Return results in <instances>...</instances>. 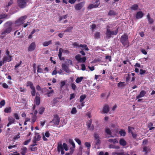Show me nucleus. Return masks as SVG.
Instances as JSON below:
<instances>
[{
  "label": "nucleus",
  "instance_id": "obj_1",
  "mask_svg": "<svg viewBox=\"0 0 155 155\" xmlns=\"http://www.w3.org/2000/svg\"><path fill=\"white\" fill-rule=\"evenodd\" d=\"M120 41L124 47H128L129 45V42L128 40V35L127 34H124L121 36Z\"/></svg>",
  "mask_w": 155,
  "mask_h": 155
},
{
  "label": "nucleus",
  "instance_id": "obj_2",
  "mask_svg": "<svg viewBox=\"0 0 155 155\" xmlns=\"http://www.w3.org/2000/svg\"><path fill=\"white\" fill-rule=\"evenodd\" d=\"M29 0H17V2L19 7L21 8H24L26 6V4Z\"/></svg>",
  "mask_w": 155,
  "mask_h": 155
},
{
  "label": "nucleus",
  "instance_id": "obj_3",
  "mask_svg": "<svg viewBox=\"0 0 155 155\" xmlns=\"http://www.w3.org/2000/svg\"><path fill=\"white\" fill-rule=\"evenodd\" d=\"M27 17L26 15L22 16L17 20L15 22V24L17 26H19L23 24L25 22V20Z\"/></svg>",
  "mask_w": 155,
  "mask_h": 155
},
{
  "label": "nucleus",
  "instance_id": "obj_4",
  "mask_svg": "<svg viewBox=\"0 0 155 155\" xmlns=\"http://www.w3.org/2000/svg\"><path fill=\"white\" fill-rule=\"evenodd\" d=\"M75 58L79 63H84L86 60V58L85 57L81 58V55L79 54L76 55Z\"/></svg>",
  "mask_w": 155,
  "mask_h": 155
},
{
  "label": "nucleus",
  "instance_id": "obj_5",
  "mask_svg": "<svg viewBox=\"0 0 155 155\" xmlns=\"http://www.w3.org/2000/svg\"><path fill=\"white\" fill-rule=\"evenodd\" d=\"M60 120V118L58 115L56 114L54 116V118L51 122L53 123L55 125L58 126L59 124Z\"/></svg>",
  "mask_w": 155,
  "mask_h": 155
},
{
  "label": "nucleus",
  "instance_id": "obj_6",
  "mask_svg": "<svg viewBox=\"0 0 155 155\" xmlns=\"http://www.w3.org/2000/svg\"><path fill=\"white\" fill-rule=\"evenodd\" d=\"M12 28L9 27L5 29L1 33V38L3 39L7 34L9 33L11 31Z\"/></svg>",
  "mask_w": 155,
  "mask_h": 155
},
{
  "label": "nucleus",
  "instance_id": "obj_7",
  "mask_svg": "<svg viewBox=\"0 0 155 155\" xmlns=\"http://www.w3.org/2000/svg\"><path fill=\"white\" fill-rule=\"evenodd\" d=\"M100 4V1H97L95 2L93 4L89 5L87 8L88 9H90L94 8H96Z\"/></svg>",
  "mask_w": 155,
  "mask_h": 155
},
{
  "label": "nucleus",
  "instance_id": "obj_8",
  "mask_svg": "<svg viewBox=\"0 0 155 155\" xmlns=\"http://www.w3.org/2000/svg\"><path fill=\"white\" fill-rule=\"evenodd\" d=\"M36 48V44L35 42H33L31 43L28 47V50L29 51H34Z\"/></svg>",
  "mask_w": 155,
  "mask_h": 155
},
{
  "label": "nucleus",
  "instance_id": "obj_9",
  "mask_svg": "<svg viewBox=\"0 0 155 155\" xmlns=\"http://www.w3.org/2000/svg\"><path fill=\"white\" fill-rule=\"evenodd\" d=\"M35 102L37 105L38 106L40 103V95L38 92L36 93Z\"/></svg>",
  "mask_w": 155,
  "mask_h": 155
},
{
  "label": "nucleus",
  "instance_id": "obj_10",
  "mask_svg": "<svg viewBox=\"0 0 155 155\" xmlns=\"http://www.w3.org/2000/svg\"><path fill=\"white\" fill-rule=\"evenodd\" d=\"M84 2H81L77 4L75 6V9L77 10H81L84 6Z\"/></svg>",
  "mask_w": 155,
  "mask_h": 155
},
{
  "label": "nucleus",
  "instance_id": "obj_11",
  "mask_svg": "<svg viewBox=\"0 0 155 155\" xmlns=\"http://www.w3.org/2000/svg\"><path fill=\"white\" fill-rule=\"evenodd\" d=\"M8 120L9 122L8 124L7 125V126L8 127H9L10 125L13 124H14L15 121V119L12 117H8Z\"/></svg>",
  "mask_w": 155,
  "mask_h": 155
},
{
  "label": "nucleus",
  "instance_id": "obj_12",
  "mask_svg": "<svg viewBox=\"0 0 155 155\" xmlns=\"http://www.w3.org/2000/svg\"><path fill=\"white\" fill-rule=\"evenodd\" d=\"M109 28V26H107L106 28V31L105 33V35L106 37L107 38L109 39L111 37V31L110 29L108 28Z\"/></svg>",
  "mask_w": 155,
  "mask_h": 155
},
{
  "label": "nucleus",
  "instance_id": "obj_13",
  "mask_svg": "<svg viewBox=\"0 0 155 155\" xmlns=\"http://www.w3.org/2000/svg\"><path fill=\"white\" fill-rule=\"evenodd\" d=\"M62 69L66 73H69L70 72V70L69 67L64 64H62L61 65Z\"/></svg>",
  "mask_w": 155,
  "mask_h": 155
},
{
  "label": "nucleus",
  "instance_id": "obj_14",
  "mask_svg": "<svg viewBox=\"0 0 155 155\" xmlns=\"http://www.w3.org/2000/svg\"><path fill=\"white\" fill-rule=\"evenodd\" d=\"M68 17V15H63L62 16H60L59 18V21H61V22L63 23H65L68 22V21L67 20H65L63 21H62L63 19H66Z\"/></svg>",
  "mask_w": 155,
  "mask_h": 155
},
{
  "label": "nucleus",
  "instance_id": "obj_15",
  "mask_svg": "<svg viewBox=\"0 0 155 155\" xmlns=\"http://www.w3.org/2000/svg\"><path fill=\"white\" fill-rule=\"evenodd\" d=\"M146 93V92L145 91L142 90L140 92L139 94L137 96V99H138L140 98L144 97Z\"/></svg>",
  "mask_w": 155,
  "mask_h": 155
},
{
  "label": "nucleus",
  "instance_id": "obj_16",
  "mask_svg": "<svg viewBox=\"0 0 155 155\" xmlns=\"http://www.w3.org/2000/svg\"><path fill=\"white\" fill-rule=\"evenodd\" d=\"M63 51L64 50L63 49L61 48H60L59 50L58 54V55L59 59L61 60H64V57H61L62 52H63Z\"/></svg>",
  "mask_w": 155,
  "mask_h": 155
},
{
  "label": "nucleus",
  "instance_id": "obj_17",
  "mask_svg": "<svg viewBox=\"0 0 155 155\" xmlns=\"http://www.w3.org/2000/svg\"><path fill=\"white\" fill-rule=\"evenodd\" d=\"M109 111V106L106 104L104 105L103 108V112L104 113H107Z\"/></svg>",
  "mask_w": 155,
  "mask_h": 155
},
{
  "label": "nucleus",
  "instance_id": "obj_18",
  "mask_svg": "<svg viewBox=\"0 0 155 155\" xmlns=\"http://www.w3.org/2000/svg\"><path fill=\"white\" fill-rule=\"evenodd\" d=\"M144 15L143 13L141 11H139L137 12L136 18L137 19H139L142 18Z\"/></svg>",
  "mask_w": 155,
  "mask_h": 155
},
{
  "label": "nucleus",
  "instance_id": "obj_19",
  "mask_svg": "<svg viewBox=\"0 0 155 155\" xmlns=\"http://www.w3.org/2000/svg\"><path fill=\"white\" fill-rule=\"evenodd\" d=\"M11 56H5L3 58V61L4 62L5 61L9 62L12 60Z\"/></svg>",
  "mask_w": 155,
  "mask_h": 155
},
{
  "label": "nucleus",
  "instance_id": "obj_20",
  "mask_svg": "<svg viewBox=\"0 0 155 155\" xmlns=\"http://www.w3.org/2000/svg\"><path fill=\"white\" fill-rule=\"evenodd\" d=\"M63 149V147L61 143H58L57 146V150L58 152H60L61 150Z\"/></svg>",
  "mask_w": 155,
  "mask_h": 155
},
{
  "label": "nucleus",
  "instance_id": "obj_21",
  "mask_svg": "<svg viewBox=\"0 0 155 155\" xmlns=\"http://www.w3.org/2000/svg\"><path fill=\"white\" fill-rule=\"evenodd\" d=\"M27 149L26 147H23L21 149V154L22 155H25L27 152Z\"/></svg>",
  "mask_w": 155,
  "mask_h": 155
},
{
  "label": "nucleus",
  "instance_id": "obj_22",
  "mask_svg": "<svg viewBox=\"0 0 155 155\" xmlns=\"http://www.w3.org/2000/svg\"><path fill=\"white\" fill-rule=\"evenodd\" d=\"M37 145L36 144H34L30 145L31 150L32 151H34L37 150V147H36Z\"/></svg>",
  "mask_w": 155,
  "mask_h": 155
},
{
  "label": "nucleus",
  "instance_id": "obj_23",
  "mask_svg": "<svg viewBox=\"0 0 155 155\" xmlns=\"http://www.w3.org/2000/svg\"><path fill=\"white\" fill-rule=\"evenodd\" d=\"M105 132L107 134H109V135H110V137H113V136L112 135V132L109 128H106L105 129Z\"/></svg>",
  "mask_w": 155,
  "mask_h": 155
},
{
  "label": "nucleus",
  "instance_id": "obj_24",
  "mask_svg": "<svg viewBox=\"0 0 155 155\" xmlns=\"http://www.w3.org/2000/svg\"><path fill=\"white\" fill-rule=\"evenodd\" d=\"M132 10H137L138 9V5L137 4H134L132 5L130 7Z\"/></svg>",
  "mask_w": 155,
  "mask_h": 155
},
{
  "label": "nucleus",
  "instance_id": "obj_25",
  "mask_svg": "<svg viewBox=\"0 0 155 155\" xmlns=\"http://www.w3.org/2000/svg\"><path fill=\"white\" fill-rule=\"evenodd\" d=\"M52 44V41L49 40L47 41H45L43 44V45L44 47L48 46V45Z\"/></svg>",
  "mask_w": 155,
  "mask_h": 155
},
{
  "label": "nucleus",
  "instance_id": "obj_26",
  "mask_svg": "<svg viewBox=\"0 0 155 155\" xmlns=\"http://www.w3.org/2000/svg\"><path fill=\"white\" fill-rule=\"evenodd\" d=\"M119 143L120 145L123 146H125L127 144V143L125 140L123 139H120V140Z\"/></svg>",
  "mask_w": 155,
  "mask_h": 155
},
{
  "label": "nucleus",
  "instance_id": "obj_27",
  "mask_svg": "<svg viewBox=\"0 0 155 155\" xmlns=\"http://www.w3.org/2000/svg\"><path fill=\"white\" fill-rule=\"evenodd\" d=\"M100 33L98 31L95 32L94 35V38L95 39H98L100 38Z\"/></svg>",
  "mask_w": 155,
  "mask_h": 155
},
{
  "label": "nucleus",
  "instance_id": "obj_28",
  "mask_svg": "<svg viewBox=\"0 0 155 155\" xmlns=\"http://www.w3.org/2000/svg\"><path fill=\"white\" fill-rule=\"evenodd\" d=\"M84 78V77H78L76 80V82L77 83H79L82 81Z\"/></svg>",
  "mask_w": 155,
  "mask_h": 155
},
{
  "label": "nucleus",
  "instance_id": "obj_29",
  "mask_svg": "<svg viewBox=\"0 0 155 155\" xmlns=\"http://www.w3.org/2000/svg\"><path fill=\"white\" fill-rule=\"evenodd\" d=\"M26 86L27 87L29 86L31 89L34 87V86L33 85L32 83L30 81H28L27 82Z\"/></svg>",
  "mask_w": 155,
  "mask_h": 155
},
{
  "label": "nucleus",
  "instance_id": "obj_30",
  "mask_svg": "<svg viewBox=\"0 0 155 155\" xmlns=\"http://www.w3.org/2000/svg\"><path fill=\"white\" fill-rule=\"evenodd\" d=\"M54 93V91L53 90H52L51 91H48V92L47 93V96L48 97L51 96Z\"/></svg>",
  "mask_w": 155,
  "mask_h": 155
},
{
  "label": "nucleus",
  "instance_id": "obj_31",
  "mask_svg": "<svg viewBox=\"0 0 155 155\" xmlns=\"http://www.w3.org/2000/svg\"><path fill=\"white\" fill-rule=\"evenodd\" d=\"M87 96L86 94H82L81 96L80 97V102L83 101L84 100L86 97Z\"/></svg>",
  "mask_w": 155,
  "mask_h": 155
},
{
  "label": "nucleus",
  "instance_id": "obj_32",
  "mask_svg": "<svg viewBox=\"0 0 155 155\" xmlns=\"http://www.w3.org/2000/svg\"><path fill=\"white\" fill-rule=\"evenodd\" d=\"M45 110V108L44 107H41L38 110L39 113L40 114H42L44 111Z\"/></svg>",
  "mask_w": 155,
  "mask_h": 155
},
{
  "label": "nucleus",
  "instance_id": "obj_33",
  "mask_svg": "<svg viewBox=\"0 0 155 155\" xmlns=\"http://www.w3.org/2000/svg\"><path fill=\"white\" fill-rule=\"evenodd\" d=\"M119 134L120 135L122 136L123 137H124L126 135V132L124 130L121 129V130L119 132Z\"/></svg>",
  "mask_w": 155,
  "mask_h": 155
},
{
  "label": "nucleus",
  "instance_id": "obj_34",
  "mask_svg": "<svg viewBox=\"0 0 155 155\" xmlns=\"http://www.w3.org/2000/svg\"><path fill=\"white\" fill-rule=\"evenodd\" d=\"M108 15L110 16H114L116 15V13L114 11L110 10L109 12Z\"/></svg>",
  "mask_w": 155,
  "mask_h": 155
},
{
  "label": "nucleus",
  "instance_id": "obj_35",
  "mask_svg": "<svg viewBox=\"0 0 155 155\" xmlns=\"http://www.w3.org/2000/svg\"><path fill=\"white\" fill-rule=\"evenodd\" d=\"M134 129V127L129 126L128 127V131L129 133H133V130Z\"/></svg>",
  "mask_w": 155,
  "mask_h": 155
},
{
  "label": "nucleus",
  "instance_id": "obj_36",
  "mask_svg": "<svg viewBox=\"0 0 155 155\" xmlns=\"http://www.w3.org/2000/svg\"><path fill=\"white\" fill-rule=\"evenodd\" d=\"M4 112L5 113H10L11 112V107H6L5 108L4 110Z\"/></svg>",
  "mask_w": 155,
  "mask_h": 155
},
{
  "label": "nucleus",
  "instance_id": "obj_37",
  "mask_svg": "<svg viewBox=\"0 0 155 155\" xmlns=\"http://www.w3.org/2000/svg\"><path fill=\"white\" fill-rule=\"evenodd\" d=\"M124 82H120L117 84V86L119 87H121L125 86L126 84H124Z\"/></svg>",
  "mask_w": 155,
  "mask_h": 155
},
{
  "label": "nucleus",
  "instance_id": "obj_38",
  "mask_svg": "<svg viewBox=\"0 0 155 155\" xmlns=\"http://www.w3.org/2000/svg\"><path fill=\"white\" fill-rule=\"evenodd\" d=\"M32 91H31V94L33 96H35L36 94V91L35 87L31 89Z\"/></svg>",
  "mask_w": 155,
  "mask_h": 155
},
{
  "label": "nucleus",
  "instance_id": "obj_39",
  "mask_svg": "<svg viewBox=\"0 0 155 155\" xmlns=\"http://www.w3.org/2000/svg\"><path fill=\"white\" fill-rule=\"evenodd\" d=\"M77 112V110L76 108L75 107H73L71 111V113L72 114H75Z\"/></svg>",
  "mask_w": 155,
  "mask_h": 155
},
{
  "label": "nucleus",
  "instance_id": "obj_40",
  "mask_svg": "<svg viewBox=\"0 0 155 155\" xmlns=\"http://www.w3.org/2000/svg\"><path fill=\"white\" fill-rule=\"evenodd\" d=\"M8 17V15L6 14H0V19L6 18Z\"/></svg>",
  "mask_w": 155,
  "mask_h": 155
},
{
  "label": "nucleus",
  "instance_id": "obj_41",
  "mask_svg": "<svg viewBox=\"0 0 155 155\" xmlns=\"http://www.w3.org/2000/svg\"><path fill=\"white\" fill-rule=\"evenodd\" d=\"M118 28L114 31H111V35H116L118 33Z\"/></svg>",
  "mask_w": 155,
  "mask_h": 155
},
{
  "label": "nucleus",
  "instance_id": "obj_42",
  "mask_svg": "<svg viewBox=\"0 0 155 155\" xmlns=\"http://www.w3.org/2000/svg\"><path fill=\"white\" fill-rule=\"evenodd\" d=\"M41 66V65H38L37 71L38 73H43V70L40 67Z\"/></svg>",
  "mask_w": 155,
  "mask_h": 155
},
{
  "label": "nucleus",
  "instance_id": "obj_43",
  "mask_svg": "<svg viewBox=\"0 0 155 155\" xmlns=\"http://www.w3.org/2000/svg\"><path fill=\"white\" fill-rule=\"evenodd\" d=\"M92 120L91 119L88 120L86 123V125L87 126V127L88 126H90L92 124Z\"/></svg>",
  "mask_w": 155,
  "mask_h": 155
},
{
  "label": "nucleus",
  "instance_id": "obj_44",
  "mask_svg": "<svg viewBox=\"0 0 155 155\" xmlns=\"http://www.w3.org/2000/svg\"><path fill=\"white\" fill-rule=\"evenodd\" d=\"M36 115H33L32 118V123H34L36 121L37 119Z\"/></svg>",
  "mask_w": 155,
  "mask_h": 155
},
{
  "label": "nucleus",
  "instance_id": "obj_45",
  "mask_svg": "<svg viewBox=\"0 0 155 155\" xmlns=\"http://www.w3.org/2000/svg\"><path fill=\"white\" fill-rule=\"evenodd\" d=\"M73 28V27H69L67 28L66 29L64 30V32H71V31Z\"/></svg>",
  "mask_w": 155,
  "mask_h": 155
},
{
  "label": "nucleus",
  "instance_id": "obj_46",
  "mask_svg": "<svg viewBox=\"0 0 155 155\" xmlns=\"http://www.w3.org/2000/svg\"><path fill=\"white\" fill-rule=\"evenodd\" d=\"M13 116L16 120H18L19 119V117L18 114L15 113L14 114Z\"/></svg>",
  "mask_w": 155,
  "mask_h": 155
},
{
  "label": "nucleus",
  "instance_id": "obj_47",
  "mask_svg": "<svg viewBox=\"0 0 155 155\" xmlns=\"http://www.w3.org/2000/svg\"><path fill=\"white\" fill-rule=\"evenodd\" d=\"M20 137V133H18L17 135L15 136L14 137V140H18L19 138Z\"/></svg>",
  "mask_w": 155,
  "mask_h": 155
},
{
  "label": "nucleus",
  "instance_id": "obj_48",
  "mask_svg": "<svg viewBox=\"0 0 155 155\" xmlns=\"http://www.w3.org/2000/svg\"><path fill=\"white\" fill-rule=\"evenodd\" d=\"M74 140L76 141V142L79 145H80L81 144V140H79V139L75 138L74 139Z\"/></svg>",
  "mask_w": 155,
  "mask_h": 155
},
{
  "label": "nucleus",
  "instance_id": "obj_49",
  "mask_svg": "<svg viewBox=\"0 0 155 155\" xmlns=\"http://www.w3.org/2000/svg\"><path fill=\"white\" fill-rule=\"evenodd\" d=\"M5 104V101L3 100L0 102V107L1 108L2 106H4Z\"/></svg>",
  "mask_w": 155,
  "mask_h": 155
},
{
  "label": "nucleus",
  "instance_id": "obj_50",
  "mask_svg": "<svg viewBox=\"0 0 155 155\" xmlns=\"http://www.w3.org/2000/svg\"><path fill=\"white\" fill-rule=\"evenodd\" d=\"M87 128L91 130H93L94 129V127L93 124H91L90 126L87 127Z\"/></svg>",
  "mask_w": 155,
  "mask_h": 155
},
{
  "label": "nucleus",
  "instance_id": "obj_51",
  "mask_svg": "<svg viewBox=\"0 0 155 155\" xmlns=\"http://www.w3.org/2000/svg\"><path fill=\"white\" fill-rule=\"evenodd\" d=\"M127 75V76L126 78V82H128L131 76L130 74H128Z\"/></svg>",
  "mask_w": 155,
  "mask_h": 155
},
{
  "label": "nucleus",
  "instance_id": "obj_52",
  "mask_svg": "<svg viewBox=\"0 0 155 155\" xmlns=\"http://www.w3.org/2000/svg\"><path fill=\"white\" fill-rule=\"evenodd\" d=\"M62 145L63 147V149L64 148L66 151L68 150V146L67 144L65 143H63Z\"/></svg>",
  "mask_w": 155,
  "mask_h": 155
},
{
  "label": "nucleus",
  "instance_id": "obj_53",
  "mask_svg": "<svg viewBox=\"0 0 155 155\" xmlns=\"http://www.w3.org/2000/svg\"><path fill=\"white\" fill-rule=\"evenodd\" d=\"M84 145L86 147L88 148V149H89L91 146V144L89 142H85L84 143Z\"/></svg>",
  "mask_w": 155,
  "mask_h": 155
},
{
  "label": "nucleus",
  "instance_id": "obj_54",
  "mask_svg": "<svg viewBox=\"0 0 155 155\" xmlns=\"http://www.w3.org/2000/svg\"><path fill=\"white\" fill-rule=\"evenodd\" d=\"M75 94L74 93L71 94L70 97L69 98L70 100H71L74 98H75Z\"/></svg>",
  "mask_w": 155,
  "mask_h": 155
},
{
  "label": "nucleus",
  "instance_id": "obj_55",
  "mask_svg": "<svg viewBox=\"0 0 155 155\" xmlns=\"http://www.w3.org/2000/svg\"><path fill=\"white\" fill-rule=\"evenodd\" d=\"M22 64V61H20L19 62V63L16 64L15 66V69H16L18 67L20 66Z\"/></svg>",
  "mask_w": 155,
  "mask_h": 155
},
{
  "label": "nucleus",
  "instance_id": "obj_56",
  "mask_svg": "<svg viewBox=\"0 0 155 155\" xmlns=\"http://www.w3.org/2000/svg\"><path fill=\"white\" fill-rule=\"evenodd\" d=\"M71 85L72 89L73 90H75L76 89V86L75 84L73 83H71Z\"/></svg>",
  "mask_w": 155,
  "mask_h": 155
},
{
  "label": "nucleus",
  "instance_id": "obj_57",
  "mask_svg": "<svg viewBox=\"0 0 155 155\" xmlns=\"http://www.w3.org/2000/svg\"><path fill=\"white\" fill-rule=\"evenodd\" d=\"M31 139H29L28 140L26 141H25L23 143V144L24 145H27L31 141Z\"/></svg>",
  "mask_w": 155,
  "mask_h": 155
},
{
  "label": "nucleus",
  "instance_id": "obj_58",
  "mask_svg": "<svg viewBox=\"0 0 155 155\" xmlns=\"http://www.w3.org/2000/svg\"><path fill=\"white\" fill-rule=\"evenodd\" d=\"M2 86L5 89H7L8 87V85L5 83L3 84Z\"/></svg>",
  "mask_w": 155,
  "mask_h": 155
},
{
  "label": "nucleus",
  "instance_id": "obj_59",
  "mask_svg": "<svg viewBox=\"0 0 155 155\" xmlns=\"http://www.w3.org/2000/svg\"><path fill=\"white\" fill-rule=\"evenodd\" d=\"M45 136L47 137H49L50 135V134L48 131H47L45 132Z\"/></svg>",
  "mask_w": 155,
  "mask_h": 155
},
{
  "label": "nucleus",
  "instance_id": "obj_60",
  "mask_svg": "<svg viewBox=\"0 0 155 155\" xmlns=\"http://www.w3.org/2000/svg\"><path fill=\"white\" fill-rule=\"evenodd\" d=\"M81 70L82 71H84L86 69V67L84 64H81Z\"/></svg>",
  "mask_w": 155,
  "mask_h": 155
},
{
  "label": "nucleus",
  "instance_id": "obj_61",
  "mask_svg": "<svg viewBox=\"0 0 155 155\" xmlns=\"http://www.w3.org/2000/svg\"><path fill=\"white\" fill-rule=\"evenodd\" d=\"M94 137L96 140L99 139L98 135L96 133L94 134Z\"/></svg>",
  "mask_w": 155,
  "mask_h": 155
},
{
  "label": "nucleus",
  "instance_id": "obj_62",
  "mask_svg": "<svg viewBox=\"0 0 155 155\" xmlns=\"http://www.w3.org/2000/svg\"><path fill=\"white\" fill-rule=\"evenodd\" d=\"M20 91L21 92H26V89L24 88L20 87Z\"/></svg>",
  "mask_w": 155,
  "mask_h": 155
},
{
  "label": "nucleus",
  "instance_id": "obj_63",
  "mask_svg": "<svg viewBox=\"0 0 155 155\" xmlns=\"http://www.w3.org/2000/svg\"><path fill=\"white\" fill-rule=\"evenodd\" d=\"M145 72H146L145 70H143L142 69H140V74L142 75V74H143L145 73Z\"/></svg>",
  "mask_w": 155,
  "mask_h": 155
},
{
  "label": "nucleus",
  "instance_id": "obj_64",
  "mask_svg": "<svg viewBox=\"0 0 155 155\" xmlns=\"http://www.w3.org/2000/svg\"><path fill=\"white\" fill-rule=\"evenodd\" d=\"M45 120H44V121H41L40 122L41 126L43 127V126L45 125Z\"/></svg>",
  "mask_w": 155,
  "mask_h": 155
}]
</instances>
